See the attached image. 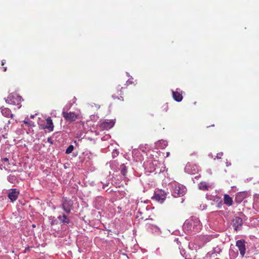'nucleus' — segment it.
<instances>
[{
    "label": "nucleus",
    "mask_w": 259,
    "mask_h": 259,
    "mask_svg": "<svg viewBox=\"0 0 259 259\" xmlns=\"http://www.w3.org/2000/svg\"><path fill=\"white\" fill-rule=\"evenodd\" d=\"M124 89L123 87H121L120 85H118L116 87V90H117V93L118 95H122L123 94H122L121 90Z\"/></svg>",
    "instance_id": "21"
},
{
    "label": "nucleus",
    "mask_w": 259,
    "mask_h": 259,
    "mask_svg": "<svg viewBox=\"0 0 259 259\" xmlns=\"http://www.w3.org/2000/svg\"><path fill=\"white\" fill-rule=\"evenodd\" d=\"M112 97H113V98H116V95H112Z\"/></svg>",
    "instance_id": "31"
},
{
    "label": "nucleus",
    "mask_w": 259,
    "mask_h": 259,
    "mask_svg": "<svg viewBox=\"0 0 259 259\" xmlns=\"http://www.w3.org/2000/svg\"><path fill=\"white\" fill-rule=\"evenodd\" d=\"M58 219L62 223H67L69 224L70 222V221L69 219L67 218V217L65 214H63L62 216L60 215L58 217Z\"/></svg>",
    "instance_id": "18"
},
{
    "label": "nucleus",
    "mask_w": 259,
    "mask_h": 259,
    "mask_svg": "<svg viewBox=\"0 0 259 259\" xmlns=\"http://www.w3.org/2000/svg\"><path fill=\"white\" fill-rule=\"evenodd\" d=\"M62 116L67 122H73L79 118L80 114L73 111H63Z\"/></svg>",
    "instance_id": "2"
},
{
    "label": "nucleus",
    "mask_w": 259,
    "mask_h": 259,
    "mask_svg": "<svg viewBox=\"0 0 259 259\" xmlns=\"http://www.w3.org/2000/svg\"><path fill=\"white\" fill-rule=\"evenodd\" d=\"M7 69V67H4V71H6Z\"/></svg>",
    "instance_id": "29"
},
{
    "label": "nucleus",
    "mask_w": 259,
    "mask_h": 259,
    "mask_svg": "<svg viewBox=\"0 0 259 259\" xmlns=\"http://www.w3.org/2000/svg\"><path fill=\"white\" fill-rule=\"evenodd\" d=\"M114 125V122L113 120L105 121L101 123V127L105 130L111 128Z\"/></svg>",
    "instance_id": "12"
},
{
    "label": "nucleus",
    "mask_w": 259,
    "mask_h": 259,
    "mask_svg": "<svg viewBox=\"0 0 259 259\" xmlns=\"http://www.w3.org/2000/svg\"><path fill=\"white\" fill-rule=\"evenodd\" d=\"M185 192V188H181L179 185H176L174 189V193L175 194V197L182 196Z\"/></svg>",
    "instance_id": "9"
},
{
    "label": "nucleus",
    "mask_w": 259,
    "mask_h": 259,
    "mask_svg": "<svg viewBox=\"0 0 259 259\" xmlns=\"http://www.w3.org/2000/svg\"><path fill=\"white\" fill-rule=\"evenodd\" d=\"M127 172L126 168L125 166H123V167L121 169V173L122 175L125 176Z\"/></svg>",
    "instance_id": "22"
},
{
    "label": "nucleus",
    "mask_w": 259,
    "mask_h": 259,
    "mask_svg": "<svg viewBox=\"0 0 259 259\" xmlns=\"http://www.w3.org/2000/svg\"><path fill=\"white\" fill-rule=\"evenodd\" d=\"M72 205L73 202L71 200H64L62 204V207L66 213H69Z\"/></svg>",
    "instance_id": "7"
},
{
    "label": "nucleus",
    "mask_w": 259,
    "mask_h": 259,
    "mask_svg": "<svg viewBox=\"0 0 259 259\" xmlns=\"http://www.w3.org/2000/svg\"><path fill=\"white\" fill-rule=\"evenodd\" d=\"M224 203L228 206H231L233 203V200L229 195L225 194L224 198Z\"/></svg>",
    "instance_id": "16"
},
{
    "label": "nucleus",
    "mask_w": 259,
    "mask_h": 259,
    "mask_svg": "<svg viewBox=\"0 0 259 259\" xmlns=\"http://www.w3.org/2000/svg\"><path fill=\"white\" fill-rule=\"evenodd\" d=\"M245 194L244 192H240L239 193L236 197V199L237 201H239V202H241L242 200L245 198Z\"/></svg>",
    "instance_id": "19"
},
{
    "label": "nucleus",
    "mask_w": 259,
    "mask_h": 259,
    "mask_svg": "<svg viewBox=\"0 0 259 259\" xmlns=\"http://www.w3.org/2000/svg\"><path fill=\"white\" fill-rule=\"evenodd\" d=\"M54 124L53 121L50 117H48L46 119V124L44 128H46L50 132H52L54 130Z\"/></svg>",
    "instance_id": "11"
},
{
    "label": "nucleus",
    "mask_w": 259,
    "mask_h": 259,
    "mask_svg": "<svg viewBox=\"0 0 259 259\" xmlns=\"http://www.w3.org/2000/svg\"><path fill=\"white\" fill-rule=\"evenodd\" d=\"M232 224L235 230L237 231L240 229V228L242 225V220L240 217H236L232 220Z\"/></svg>",
    "instance_id": "8"
},
{
    "label": "nucleus",
    "mask_w": 259,
    "mask_h": 259,
    "mask_svg": "<svg viewBox=\"0 0 259 259\" xmlns=\"http://www.w3.org/2000/svg\"><path fill=\"white\" fill-rule=\"evenodd\" d=\"M29 248H30L29 247L25 248V250H24V252L26 253L27 251L29 250Z\"/></svg>",
    "instance_id": "26"
},
{
    "label": "nucleus",
    "mask_w": 259,
    "mask_h": 259,
    "mask_svg": "<svg viewBox=\"0 0 259 259\" xmlns=\"http://www.w3.org/2000/svg\"><path fill=\"white\" fill-rule=\"evenodd\" d=\"M1 112L4 116L7 117H12L13 115L11 111L8 108L2 107Z\"/></svg>",
    "instance_id": "14"
},
{
    "label": "nucleus",
    "mask_w": 259,
    "mask_h": 259,
    "mask_svg": "<svg viewBox=\"0 0 259 259\" xmlns=\"http://www.w3.org/2000/svg\"><path fill=\"white\" fill-rule=\"evenodd\" d=\"M222 205H223L222 202H220L219 203L218 207L219 208H221V207H222Z\"/></svg>",
    "instance_id": "25"
},
{
    "label": "nucleus",
    "mask_w": 259,
    "mask_h": 259,
    "mask_svg": "<svg viewBox=\"0 0 259 259\" xmlns=\"http://www.w3.org/2000/svg\"><path fill=\"white\" fill-rule=\"evenodd\" d=\"M172 98L177 102H181L183 99L182 94L178 91L172 92Z\"/></svg>",
    "instance_id": "13"
},
{
    "label": "nucleus",
    "mask_w": 259,
    "mask_h": 259,
    "mask_svg": "<svg viewBox=\"0 0 259 259\" xmlns=\"http://www.w3.org/2000/svg\"><path fill=\"white\" fill-rule=\"evenodd\" d=\"M24 123L25 124H27V125H28V124H29L28 122L27 121H25V120H24Z\"/></svg>",
    "instance_id": "28"
},
{
    "label": "nucleus",
    "mask_w": 259,
    "mask_h": 259,
    "mask_svg": "<svg viewBox=\"0 0 259 259\" xmlns=\"http://www.w3.org/2000/svg\"><path fill=\"white\" fill-rule=\"evenodd\" d=\"M47 141L50 143V144H53V141H52V139L50 137H49L47 139Z\"/></svg>",
    "instance_id": "23"
},
{
    "label": "nucleus",
    "mask_w": 259,
    "mask_h": 259,
    "mask_svg": "<svg viewBox=\"0 0 259 259\" xmlns=\"http://www.w3.org/2000/svg\"><path fill=\"white\" fill-rule=\"evenodd\" d=\"M120 98H121V99H120V98H118V99H120V100H123V97H122V96H120Z\"/></svg>",
    "instance_id": "30"
},
{
    "label": "nucleus",
    "mask_w": 259,
    "mask_h": 259,
    "mask_svg": "<svg viewBox=\"0 0 259 259\" xmlns=\"http://www.w3.org/2000/svg\"><path fill=\"white\" fill-rule=\"evenodd\" d=\"M6 63V60H3L2 61V66H4L5 65V64Z\"/></svg>",
    "instance_id": "27"
},
{
    "label": "nucleus",
    "mask_w": 259,
    "mask_h": 259,
    "mask_svg": "<svg viewBox=\"0 0 259 259\" xmlns=\"http://www.w3.org/2000/svg\"><path fill=\"white\" fill-rule=\"evenodd\" d=\"M209 187V186L205 182H201L198 184V188L201 190H208Z\"/></svg>",
    "instance_id": "17"
},
{
    "label": "nucleus",
    "mask_w": 259,
    "mask_h": 259,
    "mask_svg": "<svg viewBox=\"0 0 259 259\" xmlns=\"http://www.w3.org/2000/svg\"><path fill=\"white\" fill-rule=\"evenodd\" d=\"M183 228L186 230L189 233L192 232H198L200 231L202 228V225L198 218L192 217L190 221L187 220L184 225Z\"/></svg>",
    "instance_id": "1"
},
{
    "label": "nucleus",
    "mask_w": 259,
    "mask_h": 259,
    "mask_svg": "<svg viewBox=\"0 0 259 259\" xmlns=\"http://www.w3.org/2000/svg\"><path fill=\"white\" fill-rule=\"evenodd\" d=\"M10 163L9 162V159L7 158H4L2 159L0 162V168L1 169H5V170H9V168H10Z\"/></svg>",
    "instance_id": "10"
},
{
    "label": "nucleus",
    "mask_w": 259,
    "mask_h": 259,
    "mask_svg": "<svg viewBox=\"0 0 259 259\" xmlns=\"http://www.w3.org/2000/svg\"><path fill=\"white\" fill-rule=\"evenodd\" d=\"M19 193L20 191L18 189L16 188L12 189L9 192L8 197L12 202H14L18 198Z\"/></svg>",
    "instance_id": "6"
},
{
    "label": "nucleus",
    "mask_w": 259,
    "mask_h": 259,
    "mask_svg": "<svg viewBox=\"0 0 259 259\" xmlns=\"http://www.w3.org/2000/svg\"><path fill=\"white\" fill-rule=\"evenodd\" d=\"M223 155V153H219L217 154V157L218 158H221V156Z\"/></svg>",
    "instance_id": "24"
},
{
    "label": "nucleus",
    "mask_w": 259,
    "mask_h": 259,
    "mask_svg": "<svg viewBox=\"0 0 259 259\" xmlns=\"http://www.w3.org/2000/svg\"><path fill=\"white\" fill-rule=\"evenodd\" d=\"M97 107L98 108H100V105H97Z\"/></svg>",
    "instance_id": "33"
},
{
    "label": "nucleus",
    "mask_w": 259,
    "mask_h": 259,
    "mask_svg": "<svg viewBox=\"0 0 259 259\" xmlns=\"http://www.w3.org/2000/svg\"><path fill=\"white\" fill-rule=\"evenodd\" d=\"M7 180L11 184H16L19 183L18 179L14 175H10L8 177Z\"/></svg>",
    "instance_id": "15"
},
{
    "label": "nucleus",
    "mask_w": 259,
    "mask_h": 259,
    "mask_svg": "<svg viewBox=\"0 0 259 259\" xmlns=\"http://www.w3.org/2000/svg\"><path fill=\"white\" fill-rule=\"evenodd\" d=\"M169 154V152H167L166 153V156H168Z\"/></svg>",
    "instance_id": "32"
},
{
    "label": "nucleus",
    "mask_w": 259,
    "mask_h": 259,
    "mask_svg": "<svg viewBox=\"0 0 259 259\" xmlns=\"http://www.w3.org/2000/svg\"><path fill=\"white\" fill-rule=\"evenodd\" d=\"M166 193L164 191L158 190L155 192L154 195L152 197V200H155L160 203H162L166 199Z\"/></svg>",
    "instance_id": "4"
},
{
    "label": "nucleus",
    "mask_w": 259,
    "mask_h": 259,
    "mask_svg": "<svg viewBox=\"0 0 259 259\" xmlns=\"http://www.w3.org/2000/svg\"><path fill=\"white\" fill-rule=\"evenodd\" d=\"M74 149V146L72 145H70L68 146V147L66 150L65 153L66 154H70L71 153Z\"/></svg>",
    "instance_id": "20"
},
{
    "label": "nucleus",
    "mask_w": 259,
    "mask_h": 259,
    "mask_svg": "<svg viewBox=\"0 0 259 259\" xmlns=\"http://www.w3.org/2000/svg\"><path fill=\"white\" fill-rule=\"evenodd\" d=\"M245 243L244 240H237L236 243V245L238 247L242 257L245 254L246 248Z\"/></svg>",
    "instance_id": "5"
},
{
    "label": "nucleus",
    "mask_w": 259,
    "mask_h": 259,
    "mask_svg": "<svg viewBox=\"0 0 259 259\" xmlns=\"http://www.w3.org/2000/svg\"><path fill=\"white\" fill-rule=\"evenodd\" d=\"M22 101V98L16 94H10L7 100L9 104L18 106L19 108Z\"/></svg>",
    "instance_id": "3"
}]
</instances>
